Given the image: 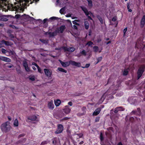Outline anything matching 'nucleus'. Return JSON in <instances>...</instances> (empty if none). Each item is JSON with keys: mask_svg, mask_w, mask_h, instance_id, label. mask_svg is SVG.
<instances>
[{"mask_svg": "<svg viewBox=\"0 0 145 145\" xmlns=\"http://www.w3.org/2000/svg\"><path fill=\"white\" fill-rule=\"evenodd\" d=\"M88 3V6L90 7H91L93 6L92 2L91 0H87Z\"/></svg>", "mask_w": 145, "mask_h": 145, "instance_id": "4be33fe9", "label": "nucleus"}, {"mask_svg": "<svg viewBox=\"0 0 145 145\" xmlns=\"http://www.w3.org/2000/svg\"><path fill=\"white\" fill-rule=\"evenodd\" d=\"M58 33L57 31H56V30L53 32L48 33V35H49L50 37L54 36L57 35V33Z\"/></svg>", "mask_w": 145, "mask_h": 145, "instance_id": "dca6fc26", "label": "nucleus"}, {"mask_svg": "<svg viewBox=\"0 0 145 145\" xmlns=\"http://www.w3.org/2000/svg\"><path fill=\"white\" fill-rule=\"evenodd\" d=\"M32 65H35L37 67L38 66L36 63L34 62L32 63Z\"/></svg>", "mask_w": 145, "mask_h": 145, "instance_id": "603ef678", "label": "nucleus"}, {"mask_svg": "<svg viewBox=\"0 0 145 145\" xmlns=\"http://www.w3.org/2000/svg\"><path fill=\"white\" fill-rule=\"evenodd\" d=\"M50 19L51 20H56L57 19L55 17H51L50 18Z\"/></svg>", "mask_w": 145, "mask_h": 145, "instance_id": "49530a36", "label": "nucleus"}, {"mask_svg": "<svg viewBox=\"0 0 145 145\" xmlns=\"http://www.w3.org/2000/svg\"><path fill=\"white\" fill-rule=\"evenodd\" d=\"M59 60L61 64L62 65L63 67H66L68 66L71 64V61H69L64 62L61 61L60 60Z\"/></svg>", "mask_w": 145, "mask_h": 145, "instance_id": "0eeeda50", "label": "nucleus"}, {"mask_svg": "<svg viewBox=\"0 0 145 145\" xmlns=\"http://www.w3.org/2000/svg\"><path fill=\"white\" fill-rule=\"evenodd\" d=\"M121 107H118L116 108L114 111V112L115 113H117L118 111H119V109L120 108H121Z\"/></svg>", "mask_w": 145, "mask_h": 145, "instance_id": "7c9ffc66", "label": "nucleus"}, {"mask_svg": "<svg viewBox=\"0 0 145 145\" xmlns=\"http://www.w3.org/2000/svg\"><path fill=\"white\" fill-rule=\"evenodd\" d=\"M99 117H97L96 118V119L95 120V121L96 122H98L99 120Z\"/></svg>", "mask_w": 145, "mask_h": 145, "instance_id": "6e6d98bb", "label": "nucleus"}, {"mask_svg": "<svg viewBox=\"0 0 145 145\" xmlns=\"http://www.w3.org/2000/svg\"><path fill=\"white\" fill-rule=\"evenodd\" d=\"M97 18H98V19L99 20L100 22L101 23H102L103 22V21L102 19L101 18V17L99 16H97Z\"/></svg>", "mask_w": 145, "mask_h": 145, "instance_id": "72a5a7b5", "label": "nucleus"}, {"mask_svg": "<svg viewBox=\"0 0 145 145\" xmlns=\"http://www.w3.org/2000/svg\"><path fill=\"white\" fill-rule=\"evenodd\" d=\"M63 126L62 125H58L57 126V129L55 131V133L57 134L61 133L63 130Z\"/></svg>", "mask_w": 145, "mask_h": 145, "instance_id": "423d86ee", "label": "nucleus"}, {"mask_svg": "<svg viewBox=\"0 0 145 145\" xmlns=\"http://www.w3.org/2000/svg\"><path fill=\"white\" fill-rule=\"evenodd\" d=\"M73 27L74 29H77V27L75 25H74L73 26Z\"/></svg>", "mask_w": 145, "mask_h": 145, "instance_id": "4d7b16f0", "label": "nucleus"}, {"mask_svg": "<svg viewBox=\"0 0 145 145\" xmlns=\"http://www.w3.org/2000/svg\"><path fill=\"white\" fill-rule=\"evenodd\" d=\"M52 140V143L54 144H56L57 140V139L56 138H54Z\"/></svg>", "mask_w": 145, "mask_h": 145, "instance_id": "c85d7f7f", "label": "nucleus"}, {"mask_svg": "<svg viewBox=\"0 0 145 145\" xmlns=\"http://www.w3.org/2000/svg\"><path fill=\"white\" fill-rule=\"evenodd\" d=\"M44 73L47 77L48 78L51 77L52 74V72L51 70L44 69Z\"/></svg>", "mask_w": 145, "mask_h": 145, "instance_id": "7ed1b4c3", "label": "nucleus"}, {"mask_svg": "<svg viewBox=\"0 0 145 145\" xmlns=\"http://www.w3.org/2000/svg\"><path fill=\"white\" fill-rule=\"evenodd\" d=\"M57 69L59 70V71L61 72H64L65 73H67V72L66 70L61 68L59 67Z\"/></svg>", "mask_w": 145, "mask_h": 145, "instance_id": "b1692460", "label": "nucleus"}, {"mask_svg": "<svg viewBox=\"0 0 145 145\" xmlns=\"http://www.w3.org/2000/svg\"><path fill=\"white\" fill-rule=\"evenodd\" d=\"M69 119V118H68V117H65L64 118H63V120H67L68 119Z\"/></svg>", "mask_w": 145, "mask_h": 145, "instance_id": "5fc2aeb1", "label": "nucleus"}, {"mask_svg": "<svg viewBox=\"0 0 145 145\" xmlns=\"http://www.w3.org/2000/svg\"><path fill=\"white\" fill-rule=\"evenodd\" d=\"M28 119L32 121H37L38 120H37V116H33L28 117Z\"/></svg>", "mask_w": 145, "mask_h": 145, "instance_id": "2eb2a0df", "label": "nucleus"}, {"mask_svg": "<svg viewBox=\"0 0 145 145\" xmlns=\"http://www.w3.org/2000/svg\"><path fill=\"white\" fill-rule=\"evenodd\" d=\"M16 2H14V4H8L7 7L11 10H18L20 8H21L22 6L21 5L25 4L26 3L30 2V3H32L34 1L37 2L39 0H14Z\"/></svg>", "mask_w": 145, "mask_h": 145, "instance_id": "f257e3e1", "label": "nucleus"}, {"mask_svg": "<svg viewBox=\"0 0 145 145\" xmlns=\"http://www.w3.org/2000/svg\"><path fill=\"white\" fill-rule=\"evenodd\" d=\"M128 72V69H125L123 72V75H126L127 74Z\"/></svg>", "mask_w": 145, "mask_h": 145, "instance_id": "c756f323", "label": "nucleus"}, {"mask_svg": "<svg viewBox=\"0 0 145 145\" xmlns=\"http://www.w3.org/2000/svg\"><path fill=\"white\" fill-rule=\"evenodd\" d=\"M116 18L115 17H113L112 19V21H113L114 22V21H116Z\"/></svg>", "mask_w": 145, "mask_h": 145, "instance_id": "09e8293b", "label": "nucleus"}, {"mask_svg": "<svg viewBox=\"0 0 145 145\" xmlns=\"http://www.w3.org/2000/svg\"><path fill=\"white\" fill-rule=\"evenodd\" d=\"M144 66H143L138 70L137 73L138 79H139L141 76L143 72L144 71Z\"/></svg>", "mask_w": 145, "mask_h": 145, "instance_id": "39448f33", "label": "nucleus"}, {"mask_svg": "<svg viewBox=\"0 0 145 145\" xmlns=\"http://www.w3.org/2000/svg\"><path fill=\"white\" fill-rule=\"evenodd\" d=\"M81 7L82 10L85 14L91 20V18L89 16V15L90 14L92 15V14L90 12H88L87 8L86 7Z\"/></svg>", "mask_w": 145, "mask_h": 145, "instance_id": "20e7f679", "label": "nucleus"}, {"mask_svg": "<svg viewBox=\"0 0 145 145\" xmlns=\"http://www.w3.org/2000/svg\"><path fill=\"white\" fill-rule=\"evenodd\" d=\"M62 48L65 51H67L71 52H74L75 50V48L73 47L68 48L66 47H63Z\"/></svg>", "mask_w": 145, "mask_h": 145, "instance_id": "1a4fd4ad", "label": "nucleus"}, {"mask_svg": "<svg viewBox=\"0 0 145 145\" xmlns=\"http://www.w3.org/2000/svg\"><path fill=\"white\" fill-rule=\"evenodd\" d=\"M104 94L103 95L102 97H101V99L100 101H101V102H102L104 100L105 97H104Z\"/></svg>", "mask_w": 145, "mask_h": 145, "instance_id": "58836bf2", "label": "nucleus"}, {"mask_svg": "<svg viewBox=\"0 0 145 145\" xmlns=\"http://www.w3.org/2000/svg\"><path fill=\"white\" fill-rule=\"evenodd\" d=\"M47 142L46 141H44L41 143V144L40 145H44L45 144H47Z\"/></svg>", "mask_w": 145, "mask_h": 145, "instance_id": "a18cd8bd", "label": "nucleus"}, {"mask_svg": "<svg viewBox=\"0 0 145 145\" xmlns=\"http://www.w3.org/2000/svg\"><path fill=\"white\" fill-rule=\"evenodd\" d=\"M68 104L70 106H71L72 105V103L71 102H69L68 103Z\"/></svg>", "mask_w": 145, "mask_h": 145, "instance_id": "8fccbe9b", "label": "nucleus"}, {"mask_svg": "<svg viewBox=\"0 0 145 145\" xmlns=\"http://www.w3.org/2000/svg\"><path fill=\"white\" fill-rule=\"evenodd\" d=\"M47 19H45L43 21L44 23L47 20Z\"/></svg>", "mask_w": 145, "mask_h": 145, "instance_id": "052dcab7", "label": "nucleus"}, {"mask_svg": "<svg viewBox=\"0 0 145 145\" xmlns=\"http://www.w3.org/2000/svg\"><path fill=\"white\" fill-rule=\"evenodd\" d=\"M93 49L94 51L95 52H97L98 51H99V52H101V51L102 50L101 49V50L99 51L98 47L96 46H94V47H93Z\"/></svg>", "mask_w": 145, "mask_h": 145, "instance_id": "aec40b11", "label": "nucleus"}, {"mask_svg": "<svg viewBox=\"0 0 145 145\" xmlns=\"http://www.w3.org/2000/svg\"><path fill=\"white\" fill-rule=\"evenodd\" d=\"M100 139L102 140L103 139V137H102V134L101 133L100 135Z\"/></svg>", "mask_w": 145, "mask_h": 145, "instance_id": "3c124183", "label": "nucleus"}, {"mask_svg": "<svg viewBox=\"0 0 145 145\" xmlns=\"http://www.w3.org/2000/svg\"><path fill=\"white\" fill-rule=\"evenodd\" d=\"M0 59L7 62H10L11 61L10 58L2 56H0Z\"/></svg>", "mask_w": 145, "mask_h": 145, "instance_id": "9d476101", "label": "nucleus"}, {"mask_svg": "<svg viewBox=\"0 0 145 145\" xmlns=\"http://www.w3.org/2000/svg\"><path fill=\"white\" fill-rule=\"evenodd\" d=\"M42 43L44 44L48 43V40L46 39H40L39 40Z\"/></svg>", "mask_w": 145, "mask_h": 145, "instance_id": "5701e85b", "label": "nucleus"}, {"mask_svg": "<svg viewBox=\"0 0 145 145\" xmlns=\"http://www.w3.org/2000/svg\"><path fill=\"white\" fill-rule=\"evenodd\" d=\"M65 10V8H61L59 10V12L61 14H63Z\"/></svg>", "mask_w": 145, "mask_h": 145, "instance_id": "473e14b6", "label": "nucleus"}, {"mask_svg": "<svg viewBox=\"0 0 145 145\" xmlns=\"http://www.w3.org/2000/svg\"><path fill=\"white\" fill-rule=\"evenodd\" d=\"M80 53L84 56H86V52L84 50H83Z\"/></svg>", "mask_w": 145, "mask_h": 145, "instance_id": "2f4dec72", "label": "nucleus"}, {"mask_svg": "<svg viewBox=\"0 0 145 145\" xmlns=\"http://www.w3.org/2000/svg\"><path fill=\"white\" fill-rule=\"evenodd\" d=\"M35 76H30L29 77V80H31L33 81L35 80Z\"/></svg>", "mask_w": 145, "mask_h": 145, "instance_id": "cd10ccee", "label": "nucleus"}, {"mask_svg": "<svg viewBox=\"0 0 145 145\" xmlns=\"http://www.w3.org/2000/svg\"><path fill=\"white\" fill-rule=\"evenodd\" d=\"M1 20L3 21H7L8 20L7 18H1Z\"/></svg>", "mask_w": 145, "mask_h": 145, "instance_id": "c03bdc74", "label": "nucleus"}, {"mask_svg": "<svg viewBox=\"0 0 145 145\" xmlns=\"http://www.w3.org/2000/svg\"><path fill=\"white\" fill-rule=\"evenodd\" d=\"M102 57H98L97 59V62L96 63V64H97V63H98V62H99L100 61H101V60H102Z\"/></svg>", "mask_w": 145, "mask_h": 145, "instance_id": "f704fd0d", "label": "nucleus"}, {"mask_svg": "<svg viewBox=\"0 0 145 145\" xmlns=\"http://www.w3.org/2000/svg\"><path fill=\"white\" fill-rule=\"evenodd\" d=\"M129 8H130V6L129 5V4L128 3H127V8L128 9H129Z\"/></svg>", "mask_w": 145, "mask_h": 145, "instance_id": "bf43d9fd", "label": "nucleus"}, {"mask_svg": "<svg viewBox=\"0 0 145 145\" xmlns=\"http://www.w3.org/2000/svg\"><path fill=\"white\" fill-rule=\"evenodd\" d=\"M23 65L24 67L25 70L27 71H29L30 70L29 67H28V65L27 62L25 61H23Z\"/></svg>", "mask_w": 145, "mask_h": 145, "instance_id": "ddd939ff", "label": "nucleus"}, {"mask_svg": "<svg viewBox=\"0 0 145 145\" xmlns=\"http://www.w3.org/2000/svg\"><path fill=\"white\" fill-rule=\"evenodd\" d=\"M7 67H8L10 68H11L12 67V65H8V66Z\"/></svg>", "mask_w": 145, "mask_h": 145, "instance_id": "e2e57ef3", "label": "nucleus"}, {"mask_svg": "<svg viewBox=\"0 0 145 145\" xmlns=\"http://www.w3.org/2000/svg\"><path fill=\"white\" fill-rule=\"evenodd\" d=\"M117 145H122L121 142H120Z\"/></svg>", "mask_w": 145, "mask_h": 145, "instance_id": "338daca9", "label": "nucleus"}, {"mask_svg": "<svg viewBox=\"0 0 145 145\" xmlns=\"http://www.w3.org/2000/svg\"><path fill=\"white\" fill-rule=\"evenodd\" d=\"M145 24V16H144L143 18L142 19L141 24V25H142V27H143Z\"/></svg>", "mask_w": 145, "mask_h": 145, "instance_id": "6ab92c4d", "label": "nucleus"}, {"mask_svg": "<svg viewBox=\"0 0 145 145\" xmlns=\"http://www.w3.org/2000/svg\"><path fill=\"white\" fill-rule=\"evenodd\" d=\"M14 125L15 126L17 127L18 125V120L17 119H16L14 121Z\"/></svg>", "mask_w": 145, "mask_h": 145, "instance_id": "a878e982", "label": "nucleus"}, {"mask_svg": "<svg viewBox=\"0 0 145 145\" xmlns=\"http://www.w3.org/2000/svg\"><path fill=\"white\" fill-rule=\"evenodd\" d=\"M16 70L18 72V73L19 74L21 73V70H20V68H16Z\"/></svg>", "mask_w": 145, "mask_h": 145, "instance_id": "79ce46f5", "label": "nucleus"}, {"mask_svg": "<svg viewBox=\"0 0 145 145\" xmlns=\"http://www.w3.org/2000/svg\"><path fill=\"white\" fill-rule=\"evenodd\" d=\"M48 108L52 110L54 108V106L52 101L49 102L47 105Z\"/></svg>", "mask_w": 145, "mask_h": 145, "instance_id": "6e6552de", "label": "nucleus"}, {"mask_svg": "<svg viewBox=\"0 0 145 145\" xmlns=\"http://www.w3.org/2000/svg\"><path fill=\"white\" fill-rule=\"evenodd\" d=\"M83 136V134H80L79 135V138H81L82 137V136Z\"/></svg>", "mask_w": 145, "mask_h": 145, "instance_id": "13d9d810", "label": "nucleus"}, {"mask_svg": "<svg viewBox=\"0 0 145 145\" xmlns=\"http://www.w3.org/2000/svg\"><path fill=\"white\" fill-rule=\"evenodd\" d=\"M85 28L86 29H88L89 27V23L87 21H86L84 22Z\"/></svg>", "mask_w": 145, "mask_h": 145, "instance_id": "412c9836", "label": "nucleus"}, {"mask_svg": "<svg viewBox=\"0 0 145 145\" xmlns=\"http://www.w3.org/2000/svg\"><path fill=\"white\" fill-rule=\"evenodd\" d=\"M127 31V28H126L124 29L123 31L124 35H125V33Z\"/></svg>", "mask_w": 145, "mask_h": 145, "instance_id": "37998d69", "label": "nucleus"}, {"mask_svg": "<svg viewBox=\"0 0 145 145\" xmlns=\"http://www.w3.org/2000/svg\"><path fill=\"white\" fill-rule=\"evenodd\" d=\"M54 102V104L56 106H59L61 103V101L59 99L55 100Z\"/></svg>", "mask_w": 145, "mask_h": 145, "instance_id": "f3484780", "label": "nucleus"}, {"mask_svg": "<svg viewBox=\"0 0 145 145\" xmlns=\"http://www.w3.org/2000/svg\"><path fill=\"white\" fill-rule=\"evenodd\" d=\"M8 52L9 53V54H6V55L7 56H9L10 55H14L15 54L14 52L11 50L8 51V52Z\"/></svg>", "mask_w": 145, "mask_h": 145, "instance_id": "bb28decb", "label": "nucleus"}, {"mask_svg": "<svg viewBox=\"0 0 145 145\" xmlns=\"http://www.w3.org/2000/svg\"><path fill=\"white\" fill-rule=\"evenodd\" d=\"M32 68L34 70H35L36 69V67L34 66H33L32 67Z\"/></svg>", "mask_w": 145, "mask_h": 145, "instance_id": "680f3d73", "label": "nucleus"}, {"mask_svg": "<svg viewBox=\"0 0 145 145\" xmlns=\"http://www.w3.org/2000/svg\"><path fill=\"white\" fill-rule=\"evenodd\" d=\"M80 21L79 20H75L74 21H72V22L73 24L78 25V24L76 22Z\"/></svg>", "mask_w": 145, "mask_h": 145, "instance_id": "c9c22d12", "label": "nucleus"}, {"mask_svg": "<svg viewBox=\"0 0 145 145\" xmlns=\"http://www.w3.org/2000/svg\"><path fill=\"white\" fill-rule=\"evenodd\" d=\"M101 109L100 108L97 109L93 113V115L94 116H96L99 114L101 111Z\"/></svg>", "mask_w": 145, "mask_h": 145, "instance_id": "a211bd4d", "label": "nucleus"}, {"mask_svg": "<svg viewBox=\"0 0 145 145\" xmlns=\"http://www.w3.org/2000/svg\"><path fill=\"white\" fill-rule=\"evenodd\" d=\"M24 134H20V135H19L18 136V138H20V137H23L24 136Z\"/></svg>", "mask_w": 145, "mask_h": 145, "instance_id": "de8ad7c7", "label": "nucleus"}, {"mask_svg": "<svg viewBox=\"0 0 145 145\" xmlns=\"http://www.w3.org/2000/svg\"><path fill=\"white\" fill-rule=\"evenodd\" d=\"M37 68L38 69V70L39 72H40V73H42V72L41 69L39 67V66L37 67Z\"/></svg>", "mask_w": 145, "mask_h": 145, "instance_id": "e433bc0d", "label": "nucleus"}, {"mask_svg": "<svg viewBox=\"0 0 145 145\" xmlns=\"http://www.w3.org/2000/svg\"><path fill=\"white\" fill-rule=\"evenodd\" d=\"M93 43L91 41H89L86 44V45H88V46H90L92 45L93 44Z\"/></svg>", "mask_w": 145, "mask_h": 145, "instance_id": "ea45409f", "label": "nucleus"}, {"mask_svg": "<svg viewBox=\"0 0 145 145\" xmlns=\"http://www.w3.org/2000/svg\"><path fill=\"white\" fill-rule=\"evenodd\" d=\"M120 107H121V108L119 109V111H123L124 110V109L122 107L120 106Z\"/></svg>", "mask_w": 145, "mask_h": 145, "instance_id": "864d4df0", "label": "nucleus"}, {"mask_svg": "<svg viewBox=\"0 0 145 145\" xmlns=\"http://www.w3.org/2000/svg\"><path fill=\"white\" fill-rule=\"evenodd\" d=\"M4 26V25L2 24H0V26L3 27Z\"/></svg>", "mask_w": 145, "mask_h": 145, "instance_id": "774afa93", "label": "nucleus"}, {"mask_svg": "<svg viewBox=\"0 0 145 145\" xmlns=\"http://www.w3.org/2000/svg\"><path fill=\"white\" fill-rule=\"evenodd\" d=\"M83 143H84V142L83 141H82L80 142L79 144H82Z\"/></svg>", "mask_w": 145, "mask_h": 145, "instance_id": "69168bd1", "label": "nucleus"}, {"mask_svg": "<svg viewBox=\"0 0 145 145\" xmlns=\"http://www.w3.org/2000/svg\"><path fill=\"white\" fill-rule=\"evenodd\" d=\"M65 28V27L64 25H62L59 28H58L57 29L56 31L58 33H62L64 29Z\"/></svg>", "mask_w": 145, "mask_h": 145, "instance_id": "9b49d317", "label": "nucleus"}, {"mask_svg": "<svg viewBox=\"0 0 145 145\" xmlns=\"http://www.w3.org/2000/svg\"><path fill=\"white\" fill-rule=\"evenodd\" d=\"M1 131L5 133H7L9 131L11 128L9 123L7 121L2 123L0 127Z\"/></svg>", "mask_w": 145, "mask_h": 145, "instance_id": "f03ea898", "label": "nucleus"}, {"mask_svg": "<svg viewBox=\"0 0 145 145\" xmlns=\"http://www.w3.org/2000/svg\"><path fill=\"white\" fill-rule=\"evenodd\" d=\"M71 16V15L70 14H68L66 15V16L67 17H69Z\"/></svg>", "mask_w": 145, "mask_h": 145, "instance_id": "0e129e2a", "label": "nucleus"}, {"mask_svg": "<svg viewBox=\"0 0 145 145\" xmlns=\"http://www.w3.org/2000/svg\"><path fill=\"white\" fill-rule=\"evenodd\" d=\"M90 66V64H86L85 66L84 67H82L83 68H88Z\"/></svg>", "mask_w": 145, "mask_h": 145, "instance_id": "a19ab883", "label": "nucleus"}, {"mask_svg": "<svg viewBox=\"0 0 145 145\" xmlns=\"http://www.w3.org/2000/svg\"><path fill=\"white\" fill-rule=\"evenodd\" d=\"M71 65H73L79 67L80 66L81 64L80 63L76 62L74 61H71Z\"/></svg>", "mask_w": 145, "mask_h": 145, "instance_id": "4468645a", "label": "nucleus"}, {"mask_svg": "<svg viewBox=\"0 0 145 145\" xmlns=\"http://www.w3.org/2000/svg\"><path fill=\"white\" fill-rule=\"evenodd\" d=\"M2 42L3 43H4L6 45L8 46L10 45V43L8 41H6L5 40H3L2 41Z\"/></svg>", "mask_w": 145, "mask_h": 145, "instance_id": "393cba45", "label": "nucleus"}, {"mask_svg": "<svg viewBox=\"0 0 145 145\" xmlns=\"http://www.w3.org/2000/svg\"><path fill=\"white\" fill-rule=\"evenodd\" d=\"M63 110L64 112L66 114H69L71 111V109L68 106H66Z\"/></svg>", "mask_w": 145, "mask_h": 145, "instance_id": "f8f14e48", "label": "nucleus"}, {"mask_svg": "<svg viewBox=\"0 0 145 145\" xmlns=\"http://www.w3.org/2000/svg\"><path fill=\"white\" fill-rule=\"evenodd\" d=\"M2 52L3 53L5 54L8 52V51H6L5 49L3 48L1 50Z\"/></svg>", "mask_w": 145, "mask_h": 145, "instance_id": "4c0bfd02", "label": "nucleus"}]
</instances>
